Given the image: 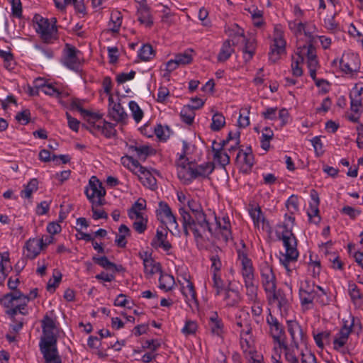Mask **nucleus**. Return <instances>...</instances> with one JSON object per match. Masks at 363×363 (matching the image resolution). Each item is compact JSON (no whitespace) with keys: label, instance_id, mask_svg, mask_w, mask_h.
Returning <instances> with one entry per match:
<instances>
[{"label":"nucleus","instance_id":"1","mask_svg":"<svg viewBox=\"0 0 363 363\" xmlns=\"http://www.w3.org/2000/svg\"><path fill=\"white\" fill-rule=\"evenodd\" d=\"M294 223V216L286 213L283 223L277 228V238L282 241L285 249V252L281 254L279 262L286 269V274L291 277L296 274L295 264L299 257L297 239L292 231Z\"/></svg>","mask_w":363,"mask_h":363},{"label":"nucleus","instance_id":"2","mask_svg":"<svg viewBox=\"0 0 363 363\" xmlns=\"http://www.w3.org/2000/svg\"><path fill=\"white\" fill-rule=\"evenodd\" d=\"M182 222L184 233L187 237L190 233L193 234L197 247H203L206 242L213 236V228L211 227L206 216L193 218L184 207L179 209Z\"/></svg>","mask_w":363,"mask_h":363},{"label":"nucleus","instance_id":"3","mask_svg":"<svg viewBox=\"0 0 363 363\" xmlns=\"http://www.w3.org/2000/svg\"><path fill=\"white\" fill-rule=\"evenodd\" d=\"M43 337L39 342V347L46 363H62L59 355L57 342V329L55 321L48 315L41 321Z\"/></svg>","mask_w":363,"mask_h":363},{"label":"nucleus","instance_id":"4","mask_svg":"<svg viewBox=\"0 0 363 363\" xmlns=\"http://www.w3.org/2000/svg\"><path fill=\"white\" fill-rule=\"evenodd\" d=\"M72 106L86 118L87 128L91 133L102 134L106 138L115 135L116 130L114 125L104 120L101 114L82 108L77 101L72 102Z\"/></svg>","mask_w":363,"mask_h":363},{"label":"nucleus","instance_id":"5","mask_svg":"<svg viewBox=\"0 0 363 363\" xmlns=\"http://www.w3.org/2000/svg\"><path fill=\"white\" fill-rule=\"evenodd\" d=\"M235 325L240 335V344L243 353L252 354L255 347L250 313L245 311H240L236 315Z\"/></svg>","mask_w":363,"mask_h":363},{"label":"nucleus","instance_id":"6","mask_svg":"<svg viewBox=\"0 0 363 363\" xmlns=\"http://www.w3.org/2000/svg\"><path fill=\"white\" fill-rule=\"evenodd\" d=\"M298 294L301 305L306 310L312 308L314 302L320 305H325L328 303V300H325V290L308 280L301 282Z\"/></svg>","mask_w":363,"mask_h":363},{"label":"nucleus","instance_id":"7","mask_svg":"<svg viewBox=\"0 0 363 363\" xmlns=\"http://www.w3.org/2000/svg\"><path fill=\"white\" fill-rule=\"evenodd\" d=\"M1 305L8 308L7 314L13 317L17 313L26 315V308L28 305V298L20 291H15L6 294L0 300Z\"/></svg>","mask_w":363,"mask_h":363},{"label":"nucleus","instance_id":"8","mask_svg":"<svg viewBox=\"0 0 363 363\" xmlns=\"http://www.w3.org/2000/svg\"><path fill=\"white\" fill-rule=\"evenodd\" d=\"M62 64L67 69L79 73L84 63L83 54L74 46L66 44L61 59Z\"/></svg>","mask_w":363,"mask_h":363},{"label":"nucleus","instance_id":"9","mask_svg":"<svg viewBox=\"0 0 363 363\" xmlns=\"http://www.w3.org/2000/svg\"><path fill=\"white\" fill-rule=\"evenodd\" d=\"M33 21L35 23V31L40 35L45 43H49L55 38L57 31L56 27L57 20L55 18H52L49 20L40 15H35Z\"/></svg>","mask_w":363,"mask_h":363},{"label":"nucleus","instance_id":"10","mask_svg":"<svg viewBox=\"0 0 363 363\" xmlns=\"http://www.w3.org/2000/svg\"><path fill=\"white\" fill-rule=\"evenodd\" d=\"M286 45L284 29L281 25H276L274 28L272 42L269 52V59L272 62H277L281 55L285 53Z\"/></svg>","mask_w":363,"mask_h":363},{"label":"nucleus","instance_id":"11","mask_svg":"<svg viewBox=\"0 0 363 363\" xmlns=\"http://www.w3.org/2000/svg\"><path fill=\"white\" fill-rule=\"evenodd\" d=\"M355 321L358 322V320H355L353 317L350 324H347V321L344 322L343 325L333 335L332 343L335 350L344 352Z\"/></svg>","mask_w":363,"mask_h":363},{"label":"nucleus","instance_id":"12","mask_svg":"<svg viewBox=\"0 0 363 363\" xmlns=\"http://www.w3.org/2000/svg\"><path fill=\"white\" fill-rule=\"evenodd\" d=\"M85 194L87 199L93 206H102L106 190L96 177L92 176L89 182V186L86 188Z\"/></svg>","mask_w":363,"mask_h":363},{"label":"nucleus","instance_id":"13","mask_svg":"<svg viewBox=\"0 0 363 363\" xmlns=\"http://www.w3.org/2000/svg\"><path fill=\"white\" fill-rule=\"evenodd\" d=\"M242 248L237 250V262L240 272L243 280L255 279V267L252 259L249 257L245 250V244L242 241Z\"/></svg>","mask_w":363,"mask_h":363},{"label":"nucleus","instance_id":"14","mask_svg":"<svg viewBox=\"0 0 363 363\" xmlns=\"http://www.w3.org/2000/svg\"><path fill=\"white\" fill-rule=\"evenodd\" d=\"M297 53L303 57V61L306 60L309 74L315 79L316 70L319 67L315 48L312 44L304 45L297 48Z\"/></svg>","mask_w":363,"mask_h":363},{"label":"nucleus","instance_id":"15","mask_svg":"<svg viewBox=\"0 0 363 363\" xmlns=\"http://www.w3.org/2000/svg\"><path fill=\"white\" fill-rule=\"evenodd\" d=\"M216 228L213 229V236L219 240L228 242L232 240V229L229 216L222 214L220 216H215Z\"/></svg>","mask_w":363,"mask_h":363},{"label":"nucleus","instance_id":"16","mask_svg":"<svg viewBox=\"0 0 363 363\" xmlns=\"http://www.w3.org/2000/svg\"><path fill=\"white\" fill-rule=\"evenodd\" d=\"M261 284L266 293L274 292L277 289V278L272 267L267 262L262 261L259 264Z\"/></svg>","mask_w":363,"mask_h":363},{"label":"nucleus","instance_id":"17","mask_svg":"<svg viewBox=\"0 0 363 363\" xmlns=\"http://www.w3.org/2000/svg\"><path fill=\"white\" fill-rule=\"evenodd\" d=\"M214 169V165L212 162H204L198 165H193L189 167V174L184 175L182 172L180 173L183 177L184 183H190L191 181L198 177H206L212 173Z\"/></svg>","mask_w":363,"mask_h":363},{"label":"nucleus","instance_id":"18","mask_svg":"<svg viewBox=\"0 0 363 363\" xmlns=\"http://www.w3.org/2000/svg\"><path fill=\"white\" fill-rule=\"evenodd\" d=\"M179 291L182 294L186 303L192 309L197 308L199 302L197 294L195 290L194 284L189 279L184 278L182 281H179Z\"/></svg>","mask_w":363,"mask_h":363},{"label":"nucleus","instance_id":"19","mask_svg":"<svg viewBox=\"0 0 363 363\" xmlns=\"http://www.w3.org/2000/svg\"><path fill=\"white\" fill-rule=\"evenodd\" d=\"M157 216L158 220H160L167 228L170 226L179 230V224L177 221V218L167 203L162 201L160 202L159 208L157 210Z\"/></svg>","mask_w":363,"mask_h":363},{"label":"nucleus","instance_id":"20","mask_svg":"<svg viewBox=\"0 0 363 363\" xmlns=\"http://www.w3.org/2000/svg\"><path fill=\"white\" fill-rule=\"evenodd\" d=\"M266 321L269 328V334L273 338L274 343L279 344L284 339V330L282 324L278 319L272 314L271 310L268 308V315Z\"/></svg>","mask_w":363,"mask_h":363},{"label":"nucleus","instance_id":"21","mask_svg":"<svg viewBox=\"0 0 363 363\" xmlns=\"http://www.w3.org/2000/svg\"><path fill=\"white\" fill-rule=\"evenodd\" d=\"M235 161L243 172L249 173L255 163L251 147H247L245 149H239Z\"/></svg>","mask_w":363,"mask_h":363},{"label":"nucleus","instance_id":"22","mask_svg":"<svg viewBox=\"0 0 363 363\" xmlns=\"http://www.w3.org/2000/svg\"><path fill=\"white\" fill-rule=\"evenodd\" d=\"M289 30L296 36L299 37L304 34L310 41L315 39L313 31L306 22H302L301 19H294L288 21Z\"/></svg>","mask_w":363,"mask_h":363},{"label":"nucleus","instance_id":"23","mask_svg":"<svg viewBox=\"0 0 363 363\" xmlns=\"http://www.w3.org/2000/svg\"><path fill=\"white\" fill-rule=\"evenodd\" d=\"M119 99H116L113 96L108 99V116L116 122H125L128 118V114L119 103Z\"/></svg>","mask_w":363,"mask_h":363},{"label":"nucleus","instance_id":"24","mask_svg":"<svg viewBox=\"0 0 363 363\" xmlns=\"http://www.w3.org/2000/svg\"><path fill=\"white\" fill-rule=\"evenodd\" d=\"M277 345L278 346L276 347L281 352L282 349L284 350L285 359L288 363H299V356L301 357V353H303V352L299 350L298 344L291 343L287 345L284 340Z\"/></svg>","mask_w":363,"mask_h":363},{"label":"nucleus","instance_id":"25","mask_svg":"<svg viewBox=\"0 0 363 363\" xmlns=\"http://www.w3.org/2000/svg\"><path fill=\"white\" fill-rule=\"evenodd\" d=\"M340 67L346 74L357 72L359 68L357 55L352 52L343 53L340 60Z\"/></svg>","mask_w":363,"mask_h":363},{"label":"nucleus","instance_id":"26","mask_svg":"<svg viewBox=\"0 0 363 363\" xmlns=\"http://www.w3.org/2000/svg\"><path fill=\"white\" fill-rule=\"evenodd\" d=\"M141 183L151 189H154L157 186V181L155 176H160L158 171L154 169H147L143 166L140 167L135 174Z\"/></svg>","mask_w":363,"mask_h":363},{"label":"nucleus","instance_id":"27","mask_svg":"<svg viewBox=\"0 0 363 363\" xmlns=\"http://www.w3.org/2000/svg\"><path fill=\"white\" fill-rule=\"evenodd\" d=\"M363 83L359 82L355 84L354 87L350 90V109L352 112L358 113L362 107Z\"/></svg>","mask_w":363,"mask_h":363},{"label":"nucleus","instance_id":"28","mask_svg":"<svg viewBox=\"0 0 363 363\" xmlns=\"http://www.w3.org/2000/svg\"><path fill=\"white\" fill-rule=\"evenodd\" d=\"M208 326L213 335L222 337L225 332L224 323L216 311L211 312L209 314Z\"/></svg>","mask_w":363,"mask_h":363},{"label":"nucleus","instance_id":"29","mask_svg":"<svg viewBox=\"0 0 363 363\" xmlns=\"http://www.w3.org/2000/svg\"><path fill=\"white\" fill-rule=\"evenodd\" d=\"M140 257L143 259L144 272L146 275L152 276L162 272L161 265L159 262H155L151 257V255L147 252L139 254Z\"/></svg>","mask_w":363,"mask_h":363},{"label":"nucleus","instance_id":"30","mask_svg":"<svg viewBox=\"0 0 363 363\" xmlns=\"http://www.w3.org/2000/svg\"><path fill=\"white\" fill-rule=\"evenodd\" d=\"M312 201L310 202L308 208L307 210V215L310 223L313 224H318L320 222V216L319 215V198L318 194L314 191L311 194Z\"/></svg>","mask_w":363,"mask_h":363},{"label":"nucleus","instance_id":"31","mask_svg":"<svg viewBox=\"0 0 363 363\" xmlns=\"http://www.w3.org/2000/svg\"><path fill=\"white\" fill-rule=\"evenodd\" d=\"M287 330L291 336V343L298 344L299 341L303 340L304 334L303 329L296 320H288Z\"/></svg>","mask_w":363,"mask_h":363},{"label":"nucleus","instance_id":"32","mask_svg":"<svg viewBox=\"0 0 363 363\" xmlns=\"http://www.w3.org/2000/svg\"><path fill=\"white\" fill-rule=\"evenodd\" d=\"M267 294L268 296H272V298H270V301L277 302V306L281 314H283V313H287L290 306V303L282 291H276L275 289L274 292H269Z\"/></svg>","mask_w":363,"mask_h":363},{"label":"nucleus","instance_id":"33","mask_svg":"<svg viewBox=\"0 0 363 363\" xmlns=\"http://www.w3.org/2000/svg\"><path fill=\"white\" fill-rule=\"evenodd\" d=\"M43 241L38 238L29 239L26 244V257L30 259L35 258L43 250Z\"/></svg>","mask_w":363,"mask_h":363},{"label":"nucleus","instance_id":"34","mask_svg":"<svg viewBox=\"0 0 363 363\" xmlns=\"http://www.w3.org/2000/svg\"><path fill=\"white\" fill-rule=\"evenodd\" d=\"M198 106L186 105L184 106L180 112V116L183 122L188 125L192 124L195 118V110L201 107L203 102L201 100L197 101Z\"/></svg>","mask_w":363,"mask_h":363},{"label":"nucleus","instance_id":"35","mask_svg":"<svg viewBox=\"0 0 363 363\" xmlns=\"http://www.w3.org/2000/svg\"><path fill=\"white\" fill-rule=\"evenodd\" d=\"M348 294L355 307L359 308L363 306V293L353 281L348 283Z\"/></svg>","mask_w":363,"mask_h":363},{"label":"nucleus","instance_id":"36","mask_svg":"<svg viewBox=\"0 0 363 363\" xmlns=\"http://www.w3.org/2000/svg\"><path fill=\"white\" fill-rule=\"evenodd\" d=\"M223 293L224 294L223 301L226 306L235 307L239 304L240 296L238 291L226 289Z\"/></svg>","mask_w":363,"mask_h":363},{"label":"nucleus","instance_id":"37","mask_svg":"<svg viewBox=\"0 0 363 363\" xmlns=\"http://www.w3.org/2000/svg\"><path fill=\"white\" fill-rule=\"evenodd\" d=\"M233 52L234 43L230 40H226L223 42L220 48V52L217 56V60L218 62H225L230 57Z\"/></svg>","mask_w":363,"mask_h":363},{"label":"nucleus","instance_id":"38","mask_svg":"<svg viewBox=\"0 0 363 363\" xmlns=\"http://www.w3.org/2000/svg\"><path fill=\"white\" fill-rule=\"evenodd\" d=\"M313 339L317 347L323 349L325 344H330L331 342V333L330 330H323L315 333L313 332Z\"/></svg>","mask_w":363,"mask_h":363},{"label":"nucleus","instance_id":"39","mask_svg":"<svg viewBox=\"0 0 363 363\" xmlns=\"http://www.w3.org/2000/svg\"><path fill=\"white\" fill-rule=\"evenodd\" d=\"M138 20L146 27H151L153 25L152 17L150 10L146 6H141L137 12Z\"/></svg>","mask_w":363,"mask_h":363},{"label":"nucleus","instance_id":"40","mask_svg":"<svg viewBox=\"0 0 363 363\" xmlns=\"http://www.w3.org/2000/svg\"><path fill=\"white\" fill-rule=\"evenodd\" d=\"M175 284L174 278L173 276L168 274H163L160 272L159 278V287L164 291H171Z\"/></svg>","mask_w":363,"mask_h":363},{"label":"nucleus","instance_id":"41","mask_svg":"<svg viewBox=\"0 0 363 363\" xmlns=\"http://www.w3.org/2000/svg\"><path fill=\"white\" fill-rule=\"evenodd\" d=\"M245 46L242 49L243 60L245 62L250 61L255 53V41L254 39L245 40Z\"/></svg>","mask_w":363,"mask_h":363},{"label":"nucleus","instance_id":"42","mask_svg":"<svg viewBox=\"0 0 363 363\" xmlns=\"http://www.w3.org/2000/svg\"><path fill=\"white\" fill-rule=\"evenodd\" d=\"M337 13H335L332 16H328L323 20V26L331 33H336L342 30L341 26L338 22L335 21V16Z\"/></svg>","mask_w":363,"mask_h":363},{"label":"nucleus","instance_id":"43","mask_svg":"<svg viewBox=\"0 0 363 363\" xmlns=\"http://www.w3.org/2000/svg\"><path fill=\"white\" fill-rule=\"evenodd\" d=\"M246 289V295L250 301L255 302L257 298V286L255 279L243 280Z\"/></svg>","mask_w":363,"mask_h":363},{"label":"nucleus","instance_id":"44","mask_svg":"<svg viewBox=\"0 0 363 363\" xmlns=\"http://www.w3.org/2000/svg\"><path fill=\"white\" fill-rule=\"evenodd\" d=\"M249 214L253 220L255 227L259 228V225L264 220V216L262 210L258 206H250L249 208Z\"/></svg>","mask_w":363,"mask_h":363},{"label":"nucleus","instance_id":"45","mask_svg":"<svg viewBox=\"0 0 363 363\" xmlns=\"http://www.w3.org/2000/svg\"><path fill=\"white\" fill-rule=\"evenodd\" d=\"M24 189L21 191L20 195L24 199H30L33 192L38 189V182L36 179H32L29 182L24 185Z\"/></svg>","mask_w":363,"mask_h":363},{"label":"nucleus","instance_id":"46","mask_svg":"<svg viewBox=\"0 0 363 363\" xmlns=\"http://www.w3.org/2000/svg\"><path fill=\"white\" fill-rule=\"evenodd\" d=\"M303 63V57L300 56V55H298L296 51V55L292 57V62L291 65L292 74L294 77H298L303 74V69L301 67V65Z\"/></svg>","mask_w":363,"mask_h":363},{"label":"nucleus","instance_id":"47","mask_svg":"<svg viewBox=\"0 0 363 363\" xmlns=\"http://www.w3.org/2000/svg\"><path fill=\"white\" fill-rule=\"evenodd\" d=\"M130 152L134 153L139 158L145 157L151 151V147L147 145H130L128 146Z\"/></svg>","mask_w":363,"mask_h":363},{"label":"nucleus","instance_id":"48","mask_svg":"<svg viewBox=\"0 0 363 363\" xmlns=\"http://www.w3.org/2000/svg\"><path fill=\"white\" fill-rule=\"evenodd\" d=\"M224 146H222L216 149L215 147L213 148L214 159L220 164L223 167H225L227 164L230 163V155L228 153L225 152H223L222 149Z\"/></svg>","mask_w":363,"mask_h":363},{"label":"nucleus","instance_id":"49","mask_svg":"<svg viewBox=\"0 0 363 363\" xmlns=\"http://www.w3.org/2000/svg\"><path fill=\"white\" fill-rule=\"evenodd\" d=\"M123 165L129 169L133 174H136L142 165L131 156H123L121 159Z\"/></svg>","mask_w":363,"mask_h":363},{"label":"nucleus","instance_id":"50","mask_svg":"<svg viewBox=\"0 0 363 363\" xmlns=\"http://www.w3.org/2000/svg\"><path fill=\"white\" fill-rule=\"evenodd\" d=\"M262 307L259 302H253L251 307V313L255 323L261 325L264 323V316L262 315Z\"/></svg>","mask_w":363,"mask_h":363},{"label":"nucleus","instance_id":"51","mask_svg":"<svg viewBox=\"0 0 363 363\" xmlns=\"http://www.w3.org/2000/svg\"><path fill=\"white\" fill-rule=\"evenodd\" d=\"M122 23V15L118 11L111 13V20L109 22L110 30L113 33H118Z\"/></svg>","mask_w":363,"mask_h":363},{"label":"nucleus","instance_id":"52","mask_svg":"<svg viewBox=\"0 0 363 363\" xmlns=\"http://www.w3.org/2000/svg\"><path fill=\"white\" fill-rule=\"evenodd\" d=\"M187 205L189 210L191 211V216L193 218H197L200 216H206L203 211V208L199 201L195 199H189Z\"/></svg>","mask_w":363,"mask_h":363},{"label":"nucleus","instance_id":"53","mask_svg":"<svg viewBox=\"0 0 363 363\" xmlns=\"http://www.w3.org/2000/svg\"><path fill=\"white\" fill-rule=\"evenodd\" d=\"M215 294L216 296H219L226 289L225 283L221 278V274H212V284Z\"/></svg>","mask_w":363,"mask_h":363},{"label":"nucleus","instance_id":"54","mask_svg":"<svg viewBox=\"0 0 363 363\" xmlns=\"http://www.w3.org/2000/svg\"><path fill=\"white\" fill-rule=\"evenodd\" d=\"M176 164L178 177L180 180L183 181V177L181 176L180 173L182 172L184 175L187 176L189 174V167L192 166V164L189 162V160L186 157L178 158Z\"/></svg>","mask_w":363,"mask_h":363},{"label":"nucleus","instance_id":"55","mask_svg":"<svg viewBox=\"0 0 363 363\" xmlns=\"http://www.w3.org/2000/svg\"><path fill=\"white\" fill-rule=\"evenodd\" d=\"M225 125V118L220 113L216 112L212 116L210 128L213 131H219Z\"/></svg>","mask_w":363,"mask_h":363},{"label":"nucleus","instance_id":"56","mask_svg":"<svg viewBox=\"0 0 363 363\" xmlns=\"http://www.w3.org/2000/svg\"><path fill=\"white\" fill-rule=\"evenodd\" d=\"M193 50L187 49L184 52L176 55L174 57L179 66L189 65L193 60Z\"/></svg>","mask_w":363,"mask_h":363},{"label":"nucleus","instance_id":"57","mask_svg":"<svg viewBox=\"0 0 363 363\" xmlns=\"http://www.w3.org/2000/svg\"><path fill=\"white\" fill-rule=\"evenodd\" d=\"M155 56L152 47L149 44L143 45L138 50V57L143 61H149Z\"/></svg>","mask_w":363,"mask_h":363},{"label":"nucleus","instance_id":"58","mask_svg":"<svg viewBox=\"0 0 363 363\" xmlns=\"http://www.w3.org/2000/svg\"><path fill=\"white\" fill-rule=\"evenodd\" d=\"M285 206L289 212L288 215L293 216L298 211V196L294 194L289 196L286 201Z\"/></svg>","mask_w":363,"mask_h":363},{"label":"nucleus","instance_id":"59","mask_svg":"<svg viewBox=\"0 0 363 363\" xmlns=\"http://www.w3.org/2000/svg\"><path fill=\"white\" fill-rule=\"evenodd\" d=\"M327 258L330 262V267L335 270H342L344 268V263L340 259L339 255L336 253L326 252Z\"/></svg>","mask_w":363,"mask_h":363},{"label":"nucleus","instance_id":"60","mask_svg":"<svg viewBox=\"0 0 363 363\" xmlns=\"http://www.w3.org/2000/svg\"><path fill=\"white\" fill-rule=\"evenodd\" d=\"M156 136L160 140H167L171 133V130L167 125H162L161 124L157 125L154 129Z\"/></svg>","mask_w":363,"mask_h":363},{"label":"nucleus","instance_id":"61","mask_svg":"<svg viewBox=\"0 0 363 363\" xmlns=\"http://www.w3.org/2000/svg\"><path fill=\"white\" fill-rule=\"evenodd\" d=\"M133 119L139 123L143 117V111L135 101H130L128 104Z\"/></svg>","mask_w":363,"mask_h":363},{"label":"nucleus","instance_id":"62","mask_svg":"<svg viewBox=\"0 0 363 363\" xmlns=\"http://www.w3.org/2000/svg\"><path fill=\"white\" fill-rule=\"evenodd\" d=\"M171 231L169 228L167 227L163 228L162 229L157 228L156 231L155 238L152 240L151 245L152 247H155L156 245L161 243L163 241H165L167 238L168 231Z\"/></svg>","mask_w":363,"mask_h":363},{"label":"nucleus","instance_id":"63","mask_svg":"<svg viewBox=\"0 0 363 363\" xmlns=\"http://www.w3.org/2000/svg\"><path fill=\"white\" fill-rule=\"evenodd\" d=\"M308 271L314 278L318 277L321 272V264L319 260H313L310 256V262L308 264Z\"/></svg>","mask_w":363,"mask_h":363},{"label":"nucleus","instance_id":"64","mask_svg":"<svg viewBox=\"0 0 363 363\" xmlns=\"http://www.w3.org/2000/svg\"><path fill=\"white\" fill-rule=\"evenodd\" d=\"M211 264V272L213 274H221L222 262L220 257L217 255H211L210 256Z\"/></svg>","mask_w":363,"mask_h":363}]
</instances>
